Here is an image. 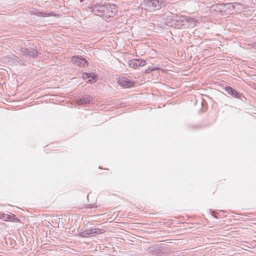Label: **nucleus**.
<instances>
[{
    "label": "nucleus",
    "instance_id": "nucleus-1",
    "mask_svg": "<svg viewBox=\"0 0 256 256\" xmlns=\"http://www.w3.org/2000/svg\"><path fill=\"white\" fill-rule=\"evenodd\" d=\"M117 6L114 4L104 2L95 4L88 6V8L95 15L103 16L106 18L113 17L116 12Z\"/></svg>",
    "mask_w": 256,
    "mask_h": 256
},
{
    "label": "nucleus",
    "instance_id": "nucleus-2",
    "mask_svg": "<svg viewBox=\"0 0 256 256\" xmlns=\"http://www.w3.org/2000/svg\"><path fill=\"white\" fill-rule=\"evenodd\" d=\"M164 0H144L143 5L145 9L149 12H154L164 6Z\"/></svg>",
    "mask_w": 256,
    "mask_h": 256
},
{
    "label": "nucleus",
    "instance_id": "nucleus-3",
    "mask_svg": "<svg viewBox=\"0 0 256 256\" xmlns=\"http://www.w3.org/2000/svg\"><path fill=\"white\" fill-rule=\"evenodd\" d=\"M181 17H184V16H178L172 14L168 16V20H170L172 22H170V24H167L170 26H174L177 28H186L185 20L181 18Z\"/></svg>",
    "mask_w": 256,
    "mask_h": 256
},
{
    "label": "nucleus",
    "instance_id": "nucleus-4",
    "mask_svg": "<svg viewBox=\"0 0 256 256\" xmlns=\"http://www.w3.org/2000/svg\"><path fill=\"white\" fill-rule=\"evenodd\" d=\"M232 3L217 4L211 8L216 12L220 13L222 15L224 14L226 12L230 13L232 8Z\"/></svg>",
    "mask_w": 256,
    "mask_h": 256
},
{
    "label": "nucleus",
    "instance_id": "nucleus-5",
    "mask_svg": "<svg viewBox=\"0 0 256 256\" xmlns=\"http://www.w3.org/2000/svg\"><path fill=\"white\" fill-rule=\"evenodd\" d=\"M105 232L104 230L99 228H86L81 231L78 234V236L82 238H86L90 236H94L96 234H102Z\"/></svg>",
    "mask_w": 256,
    "mask_h": 256
},
{
    "label": "nucleus",
    "instance_id": "nucleus-6",
    "mask_svg": "<svg viewBox=\"0 0 256 256\" xmlns=\"http://www.w3.org/2000/svg\"><path fill=\"white\" fill-rule=\"evenodd\" d=\"M20 54L28 56L32 58L37 57L38 51L36 46H32L30 48H22L20 50Z\"/></svg>",
    "mask_w": 256,
    "mask_h": 256
},
{
    "label": "nucleus",
    "instance_id": "nucleus-7",
    "mask_svg": "<svg viewBox=\"0 0 256 256\" xmlns=\"http://www.w3.org/2000/svg\"><path fill=\"white\" fill-rule=\"evenodd\" d=\"M146 250L152 254L156 256H160L161 254L165 252L164 247L163 246L154 244L148 248Z\"/></svg>",
    "mask_w": 256,
    "mask_h": 256
},
{
    "label": "nucleus",
    "instance_id": "nucleus-8",
    "mask_svg": "<svg viewBox=\"0 0 256 256\" xmlns=\"http://www.w3.org/2000/svg\"><path fill=\"white\" fill-rule=\"evenodd\" d=\"M226 92H228V94L234 97L235 98H239L242 100H244L243 98L246 99L245 96L242 94V93H240L235 89L233 88L231 86H226L224 88Z\"/></svg>",
    "mask_w": 256,
    "mask_h": 256
},
{
    "label": "nucleus",
    "instance_id": "nucleus-9",
    "mask_svg": "<svg viewBox=\"0 0 256 256\" xmlns=\"http://www.w3.org/2000/svg\"><path fill=\"white\" fill-rule=\"evenodd\" d=\"M128 64L130 68H136L138 66H145L146 62L142 59H132L128 61Z\"/></svg>",
    "mask_w": 256,
    "mask_h": 256
},
{
    "label": "nucleus",
    "instance_id": "nucleus-10",
    "mask_svg": "<svg viewBox=\"0 0 256 256\" xmlns=\"http://www.w3.org/2000/svg\"><path fill=\"white\" fill-rule=\"evenodd\" d=\"M120 86L124 88H130L134 86V82L128 78L122 76L120 78L118 81Z\"/></svg>",
    "mask_w": 256,
    "mask_h": 256
},
{
    "label": "nucleus",
    "instance_id": "nucleus-11",
    "mask_svg": "<svg viewBox=\"0 0 256 256\" xmlns=\"http://www.w3.org/2000/svg\"><path fill=\"white\" fill-rule=\"evenodd\" d=\"M0 218L6 222H18L20 221V220L15 216V215L11 213H10V214L0 213Z\"/></svg>",
    "mask_w": 256,
    "mask_h": 256
},
{
    "label": "nucleus",
    "instance_id": "nucleus-12",
    "mask_svg": "<svg viewBox=\"0 0 256 256\" xmlns=\"http://www.w3.org/2000/svg\"><path fill=\"white\" fill-rule=\"evenodd\" d=\"M92 100V98L88 94L84 95L80 99L78 100L77 104L78 105L90 104Z\"/></svg>",
    "mask_w": 256,
    "mask_h": 256
},
{
    "label": "nucleus",
    "instance_id": "nucleus-13",
    "mask_svg": "<svg viewBox=\"0 0 256 256\" xmlns=\"http://www.w3.org/2000/svg\"><path fill=\"white\" fill-rule=\"evenodd\" d=\"M181 18L185 20L186 25L188 24V28H194L195 26L196 23L198 22L196 18L186 16L181 17Z\"/></svg>",
    "mask_w": 256,
    "mask_h": 256
},
{
    "label": "nucleus",
    "instance_id": "nucleus-14",
    "mask_svg": "<svg viewBox=\"0 0 256 256\" xmlns=\"http://www.w3.org/2000/svg\"><path fill=\"white\" fill-rule=\"evenodd\" d=\"M85 76L86 78L92 77V80L90 79L88 80V82H90L91 83H94L96 81V76L95 74H92L90 73L84 72L83 74V76L84 77Z\"/></svg>",
    "mask_w": 256,
    "mask_h": 256
},
{
    "label": "nucleus",
    "instance_id": "nucleus-15",
    "mask_svg": "<svg viewBox=\"0 0 256 256\" xmlns=\"http://www.w3.org/2000/svg\"><path fill=\"white\" fill-rule=\"evenodd\" d=\"M232 6L231 8V11L234 10H236V11H238L239 10H242V4L239 2H235L232 4Z\"/></svg>",
    "mask_w": 256,
    "mask_h": 256
},
{
    "label": "nucleus",
    "instance_id": "nucleus-16",
    "mask_svg": "<svg viewBox=\"0 0 256 256\" xmlns=\"http://www.w3.org/2000/svg\"><path fill=\"white\" fill-rule=\"evenodd\" d=\"M72 62L78 66H80L81 56H74L72 58Z\"/></svg>",
    "mask_w": 256,
    "mask_h": 256
},
{
    "label": "nucleus",
    "instance_id": "nucleus-17",
    "mask_svg": "<svg viewBox=\"0 0 256 256\" xmlns=\"http://www.w3.org/2000/svg\"><path fill=\"white\" fill-rule=\"evenodd\" d=\"M28 12L32 14L37 15V16H40L42 14V12H40L38 10H36V8H30V10H28Z\"/></svg>",
    "mask_w": 256,
    "mask_h": 256
},
{
    "label": "nucleus",
    "instance_id": "nucleus-18",
    "mask_svg": "<svg viewBox=\"0 0 256 256\" xmlns=\"http://www.w3.org/2000/svg\"><path fill=\"white\" fill-rule=\"evenodd\" d=\"M88 66V63L86 60L84 58H83L81 56V62H80V66H82L85 67Z\"/></svg>",
    "mask_w": 256,
    "mask_h": 256
},
{
    "label": "nucleus",
    "instance_id": "nucleus-19",
    "mask_svg": "<svg viewBox=\"0 0 256 256\" xmlns=\"http://www.w3.org/2000/svg\"><path fill=\"white\" fill-rule=\"evenodd\" d=\"M158 70V68H147L145 70V73L146 74H149V73L151 72L152 71L154 70Z\"/></svg>",
    "mask_w": 256,
    "mask_h": 256
},
{
    "label": "nucleus",
    "instance_id": "nucleus-20",
    "mask_svg": "<svg viewBox=\"0 0 256 256\" xmlns=\"http://www.w3.org/2000/svg\"><path fill=\"white\" fill-rule=\"evenodd\" d=\"M80 2H82L84 1V0H80Z\"/></svg>",
    "mask_w": 256,
    "mask_h": 256
}]
</instances>
